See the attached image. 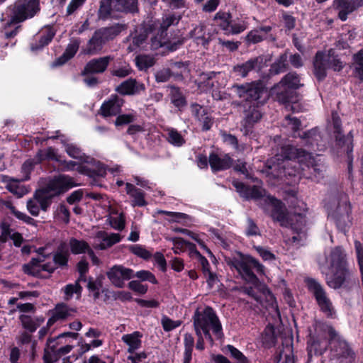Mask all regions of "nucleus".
<instances>
[{
	"label": "nucleus",
	"instance_id": "obj_1",
	"mask_svg": "<svg viewBox=\"0 0 363 363\" xmlns=\"http://www.w3.org/2000/svg\"><path fill=\"white\" fill-rule=\"evenodd\" d=\"M233 185L242 197L246 199H259V205L274 220L279 222L282 226L290 227L296 234L292 236L294 242L300 243L306 238V220L303 213L289 215L281 201L273 196H266L265 191L259 186H246L237 180L233 182Z\"/></svg>",
	"mask_w": 363,
	"mask_h": 363
},
{
	"label": "nucleus",
	"instance_id": "obj_2",
	"mask_svg": "<svg viewBox=\"0 0 363 363\" xmlns=\"http://www.w3.org/2000/svg\"><path fill=\"white\" fill-rule=\"evenodd\" d=\"M267 164L269 174L277 178L303 176L318 180L323 176V167L311 153L289 145L283 146L281 153L277 154Z\"/></svg>",
	"mask_w": 363,
	"mask_h": 363
},
{
	"label": "nucleus",
	"instance_id": "obj_3",
	"mask_svg": "<svg viewBox=\"0 0 363 363\" xmlns=\"http://www.w3.org/2000/svg\"><path fill=\"white\" fill-rule=\"evenodd\" d=\"M315 332L311 335L308 342L309 356L320 355L331 345L333 355L341 363H351L355 354L345 339L330 324L317 322L314 325Z\"/></svg>",
	"mask_w": 363,
	"mask_h": 363
},
{
	"label": "nucleus",
	"instance_id": "obj_4",
	"mask_svg": "<svg viewBox=\"0 0 363 363\" xmlns=\"http://www.w3.org/2000/svg\"><path fill=\"white\" fill-rule=\"evenodd\" d=\"M236 94L249 106V110L245 111V116L242 122L241 131L244 135H248L252 125L262 117L258 109L259 104H263L268 97L267 92L261 82H254L242 85L233 86Z\"/></svg>",
	"mask_w": 363,
	"mask_h": 363
},
{
	"label": "nucleus",
	"instance_id": "obj_5",
	"mask_svg": "<svg viewBox=\"0 0 363 363\" xmlns=\"http://www.w3.org/2000/svg\"><path fill=\"white\" fill-rule=\"evenodd\" d=\"M194 326L196 335L203 333L204 337L213 342L210 330L220 339L223 336L222 325L214 311L211 307L198 308L194 315Z\"/></svg>",
	"mask_w": 363,
	"mask_h": 363
},
{
	"label": "nucleus",
	"instance_id": "obj_6",
	"mask_svg": "<svg viewBox=\"0 0 363 363\" xmlns=\"http://www.w3.org/2000/svg\"><path fill=\"white\" fill-rule=\"evenodd\" d=\"M328 216L333 220L337 229L345 234L352 224L351 205L345 194L333 198L328 205Z\"/></svg>",
	"mask_w": 363,
	"mask_h": 363
},
{
	"label": "nucleus",
	"instance_id": "obj_7",
	"mask_svg": "<svg viewBox=\"0 0 363 363\" xmlns=\"http://www.w3.org/2000/svg\"><path fill=\"white\" fill-rule=\"evenodd\" d=\"M230 266L237 270L243 279L253 284H256L258 279L252 269L259 275H264L265 273L264 267L250 256L233 259L230 262Z\"/></svg>",
	"mask_w": 363,
	"mask_h": 363
},
{
	"label": "nucleus",
	"instance_id": "obj_8",
	"mask_svg": "<svg viewBox=\"0 0 363 363\" xmlns=\"http://www.w3.org/2000/svg\"><path fill=\"white\" fill-rule=\"evenodd\" d=\"M328 128L333 130L337 145L346 151L348 158V169H352V162L353 157L352 155L353 150V135L351 131L347 135H344L341 128V121L336 112L332 113V121L328 123Z\"/></svg>",
	"mask_w": 363,
	"mask_h": 363
},
{
	"label": "nucleus",
	"instance_id": "obj_9",
	"mask_svg": "<svg viewBox=\"0 0 363 363\" xmlns=\"http://www.w3.org/2000/svg\"><path fill=\"white\" fill-rule=\"evenodd\" d=\"M179 20V16L168 14L162 18V21L154 22L150 25V33L152 35L151 38V48L152 50H157L164 45L167 30L170 26L177 24Z\"/></svg>",
	"mask_w": 363,
	"mask_h": 363
},
{
	"label": "nucleus",
	"instance_id": "obj_10",
	"mask_svg": "<svg viewBox=\"0 0 363 363\" xmlns=\"http://www.w3.org/2000/svg\"><path fill=\"white\" fill-rule=\"evenodd\" d=\"M306 283L308 291L314 296L321 311L328 318H335V310L323 286L312 278H307Z\"/></svg>",
	"mask_w": 363,
	"mask_h": 363
},
{
	"label": "nucleus",
	"instance_id": "obj_11",
	"mask_svg": "<svg viewBox=\"0 0 363 363\" xmlns=\"http://www.w3.org/2000/svg\"><path fill=\"white\" fill-rule=\"evenodd\" d=\"M152 35L150 33V25L146 27L136 28L135 31L130 35L127 39L128 45L127 50L128 52H138L141 50H147L148 45L151 48V38Z\"/></svg>",
	"mask_w": 363,
	"mask_h": 363
},
{
	"label": "nucleus",
	"instance_id": "obj_12",
	"mask_svg": "<svg viewBox=\"0 0 363 363\" xmlns=\"http://www.w3.org/2000/svg\"><path fill=\"white\" fill-rule=\"evenodd\" d=\"M137 9V0H102L99 15L100 18L106 19L111 16V12L113 10L135 12Z\"/></svg>",
	"mask_w": 363,
	"mask_h": 363
},
{
	"label": "nucleus",
	"instance_id": "obj_13",
	"mask_svg": "<svg viewBox=\"0 0 363 363\" xmlns=\"http://www.w3.org/2000/svg\"><path fill=\"white\" fill-rule=\"evenodd\" d=\"M65 169L67 171L77 170L81 174L90 177H104L106 174V169L104 165L89 157L86 159L84 164H77L72 161L66 162Z\"/></svg>",
	"mask_w": 363,
	"mask_h": 363
},
{
	"label": "nucleus",
	"instance_id": "obj_14",
	"mask_svg": "<svg viewBox=\"0 0 363 363\" xmlns=\"http://www.w3.org/2000/svg\"><path fill=\"white\" fill-rule=\"evenodd\" d=\"M76 185L72 177L60 174L50 179L46 186L40 190L45 193L51 201L52 197L67 191Z\"/></svg>",
	"mask_w": 363,
	"mask_h": 363
},
{
	"label": "nucleus",
	"instance_id": "obj_15",
	"mask_svg": "<svg viewBox=\"0 0 363 363\" xmlns=\"http://www.w3.org/2000/svg\"><path fill=\"white\" fill-rule=\"evenodd\" d=\"M40 11L39 0H20L14 6L12 21L21 22L33 17Z\"/></svg>",
	"mask_w": 363,
	"mask_h": 363
},
{
	"label": "nucleus",
	"instance_id": "obj_16",
	"mask_svg": "<svg viewBox=\"0 0 363 363\" xmlns=\"http://www.w3.org/2000/svg\"><path fill=\"white\" fill-rule=\"evenodd\" d=\"M106 276L111 283L117 288H123L125 281L134 277V271L121 264H116L110 268Z\"/></svg>",
	"mask_w": 363,
	"mask_h": 363
},
{
	"label": "nucleus",
	"instance_id": "obj_17",
	"mask_svg": "<svg viewBox=\"0 0 363 363\" xmlns=\"http://www.w3.org/2000/svg\"><path fill=\"white\" fill-rule=\"evenodd\" d=\"M51 204V201L45 193L40 189L35 191L33 198L27 202V209L33 216H38L40 210L45 211Z\"/></svg>",
	"mask_w": 363,
	"mask_h": 363
},
{
	"label": "nucleus",
	"instance_id": "obj_18",
	"mask_svg": "<svg viewBox=\"0 0 363 363\" xmlns=\"http://www.w3.org/2000/svg\"><path fill=\"white\" fill-rule=\"evenodd\" d=\"M121 240V235L118 233L99 231L94 238L93 246L95 249L105 250L119 242Z\"/></svg>",
	"mask_w": 363,
	"mask_h": 363
},
{
	"label": "nucleus",
	"instance_id": "obj_19",
	"mask_svg": "<svg viewBox=\"0 0 363 363\" xmlns=\"http://www.w3.org/2000/svg\"><path fill=\"white\" fill-rule=\"evenodd\" d=\"M363 4V0H334L333 8L338 11V17L345 21L348 14Z\"/></svg>",
	"mask_w": 363,
	"mask_h": 363
},
{
	"label": "nucleus",
	"instance_id": "obj_20",
	"mask_svg": "<svg viewBox=\"0 0 363 363\" xmlns=\"http://www.w3.org/2000/svg\"><path fill=\"white\" fill-rule=\"evenodd\" d=\"M270 94L280 103L294 102L295 94L285 83L284 78L271 89Z\"/></svg>",
	"mask_w": 363,
	"mask_h": 363
},
{
	"label": "nucleus",
	"instance_id": "obj_21",
	"mask_svg": "<svg viewBox=\"0 0 363 363\" xmlns=\"http://www.w3.org/2000/svg\"><path fill=\"white\" fill-rule=\"evenodd\" d=\"M301 144L311 150H323L324 145L320 143L321 136L318 129L314 128L299 135Z\"/></svg>",
	"mask_w": 363,
	"mask_h": 363
},
{
	"label": "nucleus",
	"instance_id": "obj_22",
	"mask_svg": "<svg viewBox=\"0 0 363 363\" xmlns=\"http://www.w3.org/2000/svg\"><path fill=\"white\" fill-rule=\"evenodd\" d=\"M335 272L333 275L327 277L328 285L334 289H340L350 279V272L347 267L333 269Z\"/></svg>",
	"mask_w": 363,
	"mask_h": 363
},
{
	"label": "nucleus",
	"instance_id": "obj_23",
	"mask_svg": "<svg viewBox=\"0 0 363 363\" xmlns=\"http://www.w3.org/2000/svg\"><path fill=\"white\" fill-rule=\"evenodd\" d=\"M43 260L40 258L32 259L30 263L23 265V272L27 274H30L35 277L41 276V271H45L51 273L54 271L55 267L52 264H43Z\"/></svg>",
	"mask_w": 363,
	"mask_h": 363
},
{
	"label": "nucleus",
	"instance_id": "obj_24",
	"mask_svg": "<svg viewBox=\"0 0 363 363\" xmlns=\"http://www.w3.org/2000/svg\"><path fill=\"white\" fill-rule=\"evenodd\" d=\"M123 104V99L118 96H113L103 103L101 107V114L105 117L116 116L121 112Z\"/></svg>",
	"mask_w": 363,
	"mask_h": 363
},
{
	"label": "nucleus",
	"instance_id": "obj_25",
	"mask_svg": "<svg viewBox=\"0 0 363 363\" xmlns=\"http://www.w3.org/2000/svg\"><path fill=\"white\" fill-rule=\"evenodd\" d=\"M329 60L325 53L323 52L316 53L313 60V73L318 80H323L326 77L328 69L327 62Z\"/></svg>",
	"mask_w": 363,
	"mask_h": 363
},
{
	"label": "nucleus",
	"instance_id": "obj_26",
	"mask_svg": "<svg viewBox=\"0 0 363 363\" xmlns=\"http://www.w3.org/2000/svg\"><path fill=\"white\" fill-rule=\"evenodd\" d=\"M326 262L333 269L347 267L343 249L340 247L332 249L330 254L326 257Z\"/></svg>",
	"mask_w": 363,
	"mask_h": 363
},
{
	"label": "nucleus",
	"instance_id": "obj_27",
	"mask_svg": "<svg viewBox=\"0 0 363 363\" xmlns=\"http://www.w3.org/2000/svg\"><path fill=\"white\" fill-rule=\"evenodd\" d=\"M191 109L193 116L201 123L202 129L208 130L213 125V121L206 109L197 104H192Z\"/></svg>",
	"mask_w": 363,
	"mask_h": 363
},
{
	"label": "nucleus",
	"instance_id": "obj_28",
	"mask_svg": "<svg viewBox=\"0 0 363 363\" xmlns=\"http://www.w3.org/2000/svg\"><path fill=\"white\" fill-rule=\"evenodd\" d=\"M75 313V309L69 308L65 303L57 304L53 310L52 315L48 320L47 325L50 326L57 320H65L73 316Z\"/></svg>",
	"mask_w": 363,
	"mask_h": 363
},
{
	"label": "nucleus",
	"instance_id": "obj_29",
	"mask_svg": "<svg viewBox=\"0 0 363 363\" xmlns=\"http://www.w3.org/2000/svg\"><path fill=\"white\" fill-rule=\"evenodd\" d=\"M208 162L213 171H220L228 169L232 164V160L228 155L212 153Z\"/></svg>",
	"mask_w": 363,
	"mask_h": 363
},
{
	"label": "nucleus",
	"instance_id": "obj_30",
	"mask_svg": "<svg viewBox=\"0 0 363 363\" xmlns=\"http://www.w3.org/2000/svg\"><path fill=\"white\" fill-rule=\"evenodd\" d=\"M112 60L113 57L111 56L93 59L86 64L84 72L85 74L104 72Z\"/></svg>",
	"mask_w": 363,
	"mask_h": 363
},
{
	"label": "nucleus",
	"instance_id": "obj_31",
	"mask_svg": "<svg viewBox=\"0 0 363 363\" xmlns=\"http://www.w3.org/2000/svg\"><path fill=\"white\" fill-rule=\"evenodd\" d=\"M143 335L138 331L132 333L125 334L121 337V340L127 346V352L133 354L142 346Z\"/></svg>",
	"mask_w": 363,
	"mask_h": 363
},
{
	"label": "nucleus",
	"instance_id": "obj_32",
	"mask_svg": "<svg viewBox=\"0 0 363 363\" xmlns=\"http://www.w3.org/2000/svg\"><path fill=\"white\" fill-rule=\"evenodd\" d=\"M126 194L131 199V206H145L147 205V201L145 199V193L140 189L136 188L133 184L127 182L125 184Z\"/></svg>",
	"mask_w": 363,
	"mask_h": 363
},
{
	"label": "nucleus",
	"instance_id": "obj_33",
	"mask_svg": "<svg viewBox=\"0 0 363 363\" xmlns=\"http://www.w3.org/2000/svg\"><path fill=\"white\" fill-rule=\"evenodd\" d=\"M262 62L263 58L262 57L252 58L245 63L235 66L234 67V72L238 76L245 77L250 71L259 69Z\"/></svg>",
	"mask_w": 363,
	"mask_h": 363
},
{
	"label": "nucleus",
	"instance_id": "obj_34",
	"mask_svg": "<svg viewBox=\"0 0 363 363\" xmlns=\"http://www.w3.org/2000/svg\"><path fill=\"white\" fill-rule=\"evenodd\" d=\"M116 90L123 95L135 94L144 91L145 85L138 82L135 79H129L121 83Z\"/></svg>",
	"mask_w": 363,
	"mask_h": 363
},
{
	"label": "nucleus",
	"instance_id": "obj_35",
	"mask_svg": "<svg viewBox=\"0 0 363 363\" xmlns=\"http://www.w3.org/2000/svg\"><path fill=\"white\" fill-rule=\"evenodd\" d=\"M106 41L101 35V33L96 30L92 38L89 40L84 53L94 55L98 53Z\"/></svg>",
	"mask_w": 363,
	"mask_h": 363
},
{
	"label": "nucleus",
	"instance_id": "obj_36",
	"mask_svg": "<svg viewBox=\"0 0 363 363\" xmlns=\"http://www.w3.org/2000/svg\"><path fill=\"white\" fill-rule=\"evenodd\" d=\"M79 40L77 39L72 40L67 45L63 55L60 57L54 63L53 66H58L65 64L67 61L74 57L79 47Z\"/></svg>",
	"mask_w": 363,
	"mask_h": 363
},
{
	"label": "nucleus",
	"instance_id": "obj_37",
	"mask_svg": "<svg viewBox=\"0 0 363 363\" xmlns=\"http://www.w3.org/2000/svg\"><path fill=\"white\" fill-rule=\"evenodd\" d=\"M19 318L23 327L30 333L35 332L45 320L42 317L33 318L25 314L21 315Z\"/></svg>",
	"mask_w": 363,
	"mask_h": 363
},
{
	"label": "nucleus",
	"instance_id": "obj_38",
	"mask_svg": "<svg viewBox=\"0 0 363 363\" xmlns=\"http://www.w3.org/2000/svg\"><path fill=\"white\" fill-rule=\"evenodd\" d=\"M69 256V246L67 243L63 242H61L58 246L57 251L53 257V259L55 264H57L60 266H65L67 263Z\"/></svg>",
	"mask_w": 363,
	"mask_h": 363
},
{
	"label": "nucleus",
	"instance_id": "obj_39",
	"mask_svg": "<svg viewBox=\"0 0 363 363\" xmlns=\"http://www.w3.org/2000/svg\"><path fill=\"white\" fill-rule=\"evenodd\" d=\"M9 239L12 240L14 245L17 247H19L23 242V237L20 233L10 229L8 226L3 225L0 240L1 242H6Z\"/></svg>",
	"mask_w": 363,
	"mask_h": 363
},
{
	"label": "nucleus",
	"instance_id": "obj_40",
	"mask_svg": "<svg viewBox=\"0 0 363 363\" xmlns=\"http://www.w3.org/2000/svg\"><path fill=\"white\" fill-rule=\"evenodd\" d=\"M65 149L69 157L79 160V162H75L77 164H84L86 159L89 157L86 156L84 153L82 152V150L75 144L65 143Z\"/></svg>",
	"mask_w": 363,
	"mask_h": 363
},
{
	"label": "nucleus",
	"instance_id": "obj_41",
	"mask_svg": "<svg viewBox=\"0 0 363 363\" xmlns=\"http://www.w3.org/2000/svg\"><path fill=\"white\" fill-rule=\"evenodd\" d=\"M55 35L54 31L50 28L45 29L38 37V43H32L31 50L37 51L44 46L47 45L53 38Z\"/></svg>",
	"mask_w": 363,
	"mask_h": 363
},
{
	"label": "nucleus",
	"instance_id": "obj_42",
	"mask_svg": "<svg viewBox=\"0 0 363 363\" xmlns=\"http://www.w3.org/2000/svg\"><path fill=\"white\" fill-rule=\"evenodd\" d=\"M125 28V25L116 24L111 27L99 29L101 35L106 41L113 39L116 35Z\"/></svg>",
	"mask_w": 363,
	"mask_h": 363
},
{
	"label": "nucleus",
	"instance_id": "obj_43",
	"mask_svg": "<svg viewBox=\"0 0 363 363\" xmlns=\"http://www.w3.org/2000/svg\"><path fill=\"white\" fill-rule=\"evenodd\" d=\"M230 18L231 16L229 13L220 11L216 13L213 20L216 24L228 34L231 24Z\"/></svg>",
	"mask_w": 363,
	"mask_h": 363
},
{
	"label": "nucleus",
	"instance_id": "obj_44",
	"mask_svg": "<svg viewBox=\"0 0 363 363\" xmlns=\"http://www.w3.org/2000/svg\"><path fill=\"white\" fill-rule=\"evenodd\" d=\"M167 141L174 146L181 147L185 143L184 135L174 128L166 130Z\"/></svg>",
	"mask_w": 363,
	"mask_h": 363
},
{
	"label": "nucleus",
	"instance_id": "obj_45",
	"mask_svg": "<svg viewBox=\"0 0 363 363\" xmlns=\"http://www.w3.org/2000/svg\"><path fill=\"white\" fill-rule=\"evenodd\" d=\"M8 190L18 197H22L28 193L26 186L21 184L20 181L15 179H10L6 185Z\"/></svg>",
	"mask_w": 363,
	"mask_h": 363
},
{
	"label": "nucleus",
	"instance_id": "obj_46",
	"mask_svg": "<svg viewBox=\"0 0 363 363\" xmlns=\"http://www.w3.org/2000/svg\"><path fill=\"white\" fill-rule=\"evenodd\" d=\"M35 160L38 163L43 160L60 161L56 151L52 147L40 150L35 156Z\"/></svg>",
	"mask_w": 363,
	"mask_h": 363
},
{
	"label": "nucleus",
	"instance_id": "obj_47",
	"mask_svg": "<svg viewBox=\"0 0 363 363\" xmlns=\"http://www.w3.org/2000/svg\"><path fill=\"white\" fill-rule=\"evenodd\" d=\"M262 342L267 347H270L275 344L276 342V335H275V328L274 327L269 324L264 329V331L262 334Z\"/></svg>",
	"mask_w": 363,
	"mask_h": 363
},
{
	"label": "nucleus",
	"instance_id": "obj_48",
	"mask_svg": "<svg viewBox=\"0 0 363 363\" xmlns=\"http://www.w3.org/2000/svg\"><path fill=\"white\" fill-rule=\"evenodd\" d=\"M67 245L73 254L84 253L90 250L89 245L85 241L79 240L75 238H72Z\"/></svg>",
	"mask_w": 363,
	"mask_h": 363
},
{
	"label": "nucleus",
	"instance_id": "obj_49",
	"mask_svg": "<svg viewBox=\"0 0 363 363\" xmlns=\"http://www.w3.org/2000/svg\"><path fill=\"white\" fill-rule=\"evenodd\" d=\"M170 96L172 103L177 108H182L186 105V100L179 88L171 86Z\"/></svg>",
	"mask_w": 363,
	"mask_h": 363
},
{
	"label": "nucleus",
	"instance_id": "obj_50",
	"mask_svg": "<svg viewBox=\"0 0 363 363\" xmlns=\"http://www.w3.org/2000/svg\"><path fill=\"white\" fill-rule=\"evenodd\" d=\"M285 83L295 94V91L303 86L299 76L296 72H289L284 77Z\"/></svg>",
	"mask_w": 363,
	"mask_h": 363
},
{
	"label": "nucleus",
	"instance_id": "obj_51",
	"mask_svg": "<svg viewBox=\"0 0 363 363\" xmlns=\"http://www.w3.org/2000/svg\"><path fill=\"white\" fill-rule=\"evenodd\" d=\"M357 34L353 30H348L347 33L341 34L340 39L337 41V46L339 48L345 49L350 46V44L353 43L356 38Z\"/></svg>",
	"mask_w": 363,
	"mask_h": 363
},
{
	"label": "nucleus",
	"instance_id": "obj_52",
	"mask_svg": "<svg viewBox=\"0 0 363 363\" xmlns=\"http://www.w3.org/2000/svg\"><path fill=\"white\" fill-rule=\"evenodd\" d=\"M354 74L363 81V50H359L353 56Z\"/></svg>",
	"mask_w": 363,
	"mask_h": 363
},
{
	"label": "nucleus",
	"instance_id": "obj_53",
	"mask_svg": "<svg viewBox=\"0 0 363 363\" xmlns=\"http://www.w3.org/2000/svg\"><path fill=\"white\" fill-rule=\"evenodd\" d=\"M108 223L113 229L122 230L125 227V217L123 213L111 214Z\"/></svg>",
	"mask_w": 363,
	"mask_h": 363
},
{
	"label": "nucleus",
	"instance_id": "obj_54",
	"mask_svg": "<svg viewBox=\"0 0 363 363\" xmlns=\"http://www.w3.org/2000/svg\"><path fill=\"white\" fill-rule=\"evenodd\" d=\"M135 63L140 70H145L152 67L155 62L153 57L149 55H138L135 58Z\"/></svg>",
	"mask_w": 363,
	"mask_h": 363
},
{
	"label": "nucleus",
	"instance_id": "obj_55",
	"mask_svg": "<svg viewBox=\"0 0 363 363\" xmlns=\"http://www.w3.org/2000/svg\"><path fill=\"white\" fill-rule=\"evenodd\" d=\"M129 250L133 254L144 259H148L152 257V252L140 245H132Z\"/></svg>",
	"mask_w": 363,
	"mask_h": 363
},
{
	"label": "nucleus",
	"instance_id": "obj_56",
	"mask_svg": "<svg viewBox=\"0 0 363 363\" xmlns=\"http://www.w3.org/2000/svg\"><path fill=\"white\" fill-rule=\"evenodd\" d=\"M325 55L327 56V58L330 59L327 62L328 69H332L334 71H340L342 69V62L337 57V56L334 55L333 50H329L328 53H325Z\"/></svg>",
	"mask_w": 363,
	"mask_h": 363
},
{
	"label": "nucleus",
	"instance_id": "obj_57",
	"mask_svg": "<svg viewBox=\"0 0 363 363\" xmlns=\"http://www.w3.org/2000/svg\"><path fill=\"white\" fill-rule=\"evenodd\" d=\"M55 342V340H48L47 343V347L49 348L50 353L52 354V358L54 359V357L56 355V352H57L60 355H65L70 352V351L72 349V347L71 345H65L63 347H61L59 349H55L54 346L52 345V344Z\"/></svg>",
	"mask_w": 363,
	"mask_h": 363
},
{
	"label": "nucleus",
	"instance_id": "obj_58",
	"mask_svg": "<svg viewBox=\"0 0 363 363\" xmlns=\"http://www.w3.org/2000/svg\"><path fill=\"white\" fill-rule=\"evenodd\" d=\"M176 232L181 233L185 235H189V237L192 238L194 240H195L199 245L201 246V248H203L209 256L213 257L211 251L204 245L203 242L199 239L198 235L193 232H191L190 230L184 228H176Z\"/></svg>",
	"mask_w": 363,
	"mask_h": 363
},
{
	"label": "nucleus",
	"instance_id": "obj_59",
	"mask_svg": "<svg viewBox=\"0 0 363 363\" xmlns=\"http://www.w3.org/2000/svg\"><path fill=\"white\" fill-rule=\"evenodd\" d=\"M55 217L67 223L69 221V211L65 204H60L55 210Z\"/></svg>",
	"mask_w": 363,
	"mask_h": 363
},
{
	"label": "nucleus",
	"instance_id": "obj_60",
	"mask_svg": "<svg viewBox=\"0 0 363 363\" xmlns=\"http://www.w3.org/2000/svg\"><path fill=\"white\" fill-rule=\"evenodd\" d=\"M161 323L164 331L169 332L178 328L182 322L180 320H173L166 315H164L161 319Z\"/></svg>",
	"mask_w": 363,
	"mask_h": 363
},
{
	"label": "nucleus",
	"instance_id": "obj_61",
	"mask_svg": "<svg viewBox=\"0 0 363 363\" xmlns=\"http://www.w3.org/2000/svg\"><path fill=\"white\" fill-rule=\"evenodd\" d=\"M225 349L227 352L230 354L231 357L238 360L240 363H248L247 359L237 348L228 345L226 346Z\"/></svg>",
	"mask_w": 363,
	"mask_h": 363
},
{
	"label": "nucleus",
	"instance_id": "obj_62",
	"mask_svg": "<svg viewBox=\"0 0 363 363\" xmlns=\"http://www.w3.org/2000/svg\"><path fill=\"white\" fill-rule=\"evenodd\" d=\"M247 27L246 22L243 20L234 21L231 23L230 30L228 34H238L244 31Z\"/></svg>",
	"mask_w": 363,
	"mask_h": 363
},
{
	"label": "nucleus",
	"instance_id": "obj_63",
	"mask_svg": "<svg viewBox=\"0 0 363 363\" xmlns=\"http://www.w3.org/2000/svg\"><path fill=\"white\" fill-rule=\"evenodd\" d=\"M265 39V36L260 33L259 30H252L246 36V41L249 43H257Z\"/></svg>",
	"mask_w": 363,
	"mask_h": 363
},
{
	"label": "nucleus",
	"instance_id": "obj_64",
	"mask_svg": "<svg viewBox=\"0 0 363 363\" xmlns=\"http://www.w3.org/2000/svg\"><path fill=\"white\" fill-rule=\"evenodd\" d=\"M137 278L140 279L141 281H148L152 284H157V281L155 277V275L149 271L147 270H140L136 272L134 274Z\"/></svg>",
	"mask_w": 363,
	"mask_h": 363
}]
</instances>
